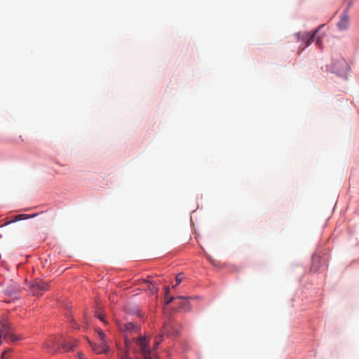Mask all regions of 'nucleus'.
<instances>
[{
	"instance_id": "f257e3e1",
	"label": "nucleus",
	"mask_w": 359,
	"mask_h": 359,
	"mask_svg": "<svg viewBox=\"0 0 359 359\" xmlns=\"http://www.w3.org/2000/svg\"><path fill=\"white\" fill-rule=\"evenodd\" d=\"M136 343L137 346L140 348V351L141 354L142 355L144 359H158V356L156 355V353L153 352L149 348V341L146 339L145 337L141 336L140 337L137 341Z\"/></svg>"
},
{
	"instance_id": "f03ea898",
	"label": "nucleus",
	"mask_w": 359,
	"mask_h": 359,
	"mask_svg": "<svg viewBox=\"0 0 359 359\" xmlns=\"http://www.w3.org/2000/svg\"><path fill=\"white\" fill-rule=\"evenodd\" d=\"M348 69L349 66L343 57H338L332 59V69L330 70L332 73L344 76Z\"/></svg>"
},
{
	"instance_id": "7ed1b4c3",
	"label": "nucleus",
	"mask_w": 359,
	"mask_h": 359,
	"mask_svg": "<svg viewBox=\"0 0 359 359\" xmlns=\"http://www.w3.org/2000/svg\"><path fill=\"white\" fill-rule=\"evenodd\" d=\"M162 334L156 339L154 343V348H158V345L163 341V337L164 334H172L177 335L178 334V331L173 328V325L171 321H168L165 323L163 327L161 330Z\"/></svg>"
},
{
	"instance_id": "20e7f679",
	"label": "nucleus",
	"mask_w": 359,
	"mask_h": 359,
	"mask_svg": "<svg viewBox=\"0 0 359 359\" xmlns=\"http://www.w3.org/2000/svg\"><path fill=\"white\" fill-rule=\"evenodd\" d=\"M48 289V285L40 279H36L30 285L31 292L36 296L42 295Z\"/></svg>"
},
{
	"instance_id": "39448f33",
	"label": "nucleus",
	"mask_w": 359,
	"mask_h": 359,
	"mask_svg": "<svg viewBox=\"0 0 359 359\" xmlns=\"http://www.w3.org/2000/svg\"><path fill=\"white\" fill-rule=\"evenodd\" d=\"M59 344L60 339L52 337L43 344V347L48 353L53 354L60 351Z\"/></svg>"
},
{
	"instance_id": "423d86ee",
	"label": "nucleus",
	"mask_w": 359,
	"mask_h": 359,
	"mask_svg": "<svg viewBox=\"0 0 359 359\" xmlns=\"http://www.w3.org/2000/svg\"><path fill=\"white\" fill-rule=\"evenodd\" d=\"M318 30H315L313 32H305V33H299L296 34L298 40L302 41L304 43L305 46L302 49L303 50L305 47L309 46L313 41L314 37L317 33Z\"/></svg>"
},
{
	"instance_id": "0eeeda50",
	"label": "nucleus",
	"mask_w": 359,
	"mask_h": 359,
	"mask_svg": "<svg viewBox=\"0 0 359 359\" xmlns=\"http://www.w3.org/2000/svg\"><path fill=\"white\" fill-rule=\"evenodd\" d=\"M349 23L350 19L348 15L346 13H344L337 23V27L341 31L346 30L349 27Z\"/></svg>"
},
{
	"instance_id": "6e6552de",
	"label": "nucleus",
	"mask_w": 359,
	"mask_h": 359,
	"mask_svg": "<svg viewBox=\"0 0 359 359\" xmlns=\"http://www.w3.org/2000/svg\"><path fill=\"white\" fill-rule=\"evenodd\" d=\"M11 330V324L7 320H0V337H6Z\"/></svg>"
},
{
	"instance_id": "1a4fd4ad",
	"label": "nucleus",
	"mask_w": 359,
	"mask_h": 359,
	"mask_svg": "<svg viewBox=\"0 0 359 359\" xmlns=\"http://www.w3.org/2000/svg\"><path fill=\"white\" fill-rule=\"evenodd\" d=\"M90 346L93 351L97 354L105 353L108 351L107 342H100V345L90 343Z\"/></svg>"
},
{
	"instance_id": "9d476101",
	"label": "nucleus",
	"mask_w": 359,
	"mask_h": 359,
	"mask_svg": "<svg viewBox=\"0 0 359 359\" xmlns=\"http://www.w3.org/2000/svg\"><path fill=\"white\" fill-rule=\"evenodd\" d=\"M37 215V214H34V215H25V214H20V215H18L16 216H15L14 219L9 221V222H7L6 223H4L1 226H7L13 222H18V221H20V220H22V219H29V218H32V217H34Z\"/></svg>"
},
{
	"instance_id": "9b49d317",
	"label": "nucleus",
	"mask_w": 359,
	"mask_h": 359,
	"mask_svg": "<svg viewBox=\"0 0 359 359\" xmlns=\"http://www.w3.org/2000/svg\"><path fill=\"white\" fill-rule=\"evenodd\" d=\"M177 299L180 300L179 305L182 309L184 311H189L190 309L189 302L185 297L179 296Z\"/></svg>"
},
{
	"instance_id": "f8f14e48",
	"label": "nucleus",
	"mask_w": 359,
	"mask_h": 359,
	"mask_svg": "<svg viewBox=\"0 0 359 359\" xmlns=\"http://www.w3.org/2000/svg\"><path fill=\"white\" fill-rule=\"evenodd\" d=\"M74 342L60 341L59 346H61V348L64 350V351H67L72 349L74 346Z\"/></svg>"
},
{
	"instance_id": "ddd939ff",
	"label": "nucleus",
	"mask_w": 359,
	"mask_h": 359,
	"mask_svg": "<svg viewBox=\"0 0 359 359\" xmlns=\"http://www.w3.org/2000/svg\"><path fill=\"white\" fill-rule=\"evenodd\" d=\"M144 282L148 284V289L151 291V294H154L158 291V287L153 282L149 280H144Z\"/></svg>"
},
{
	"instance_id": "4468645a",
	"label": "nucleus",
	"mask_w": 359,
	"mask_h": 359,
	"mask_svg": "<svg viewBox=\"0 0 359 359\" xmlns=\"http://www.w3.org/2000/svg\"><path fill=\"white\" fill-rule=\"evenodd\" d=\"M138 330V327L133 323H127V330L128 332H132Z\"/></svg>"
},
{
	"instance_id": "2eb2a0df",
	"label": "nucleus",
	"mask_w": 359,
	"mask_h": 359,
	"mask_svg": "<svg viewBox=\"0 0 359 359\" xmlns=\"http://www.w3.org/2000/svg\"><path fill=\"white\" fill-rule=\"evenodd\" d=\"M6 337H8L12 342H15L21 339L20 337L13 334L11 332V330H10V332H8V334H7Z\"/></svg>"
},
{
	"instance_id": "dca6fc26",
	"label": "nucleus",
	"mask_w": 359,
	"mask_h": 359,
	"mask_svg": "<svg viewBox=\"0 0 359 359\" xmlns=\"http://www.w3.org/2000/svg\"><path fill=\"white\" fill-rule=\"evenodd\" d=\"M97 332L100 342H107L105 334L101 330H97Z\"/></svg>"
},
{
	"instance_id": "f3484780",
	"label": "nucleus",
	"mask_w": 359,
	"mask_h": 359,
	"mask_svg": "<svg viewBox=\"0 0 359 359\" xmlns=\"http://www.w3.org/2000/svg\"><path fill=\"white\" fill-rule=\"evenodd\" d=\"M117 326L119 330L121 332H125L127 330V323L118 322L117 323Z\"/></svg>"
},
{
	"instance_id": "a211bd4d",
	"label": "nucleus",
	"mask_w": 359,
	"mask_h": 359,
	"mask_svg": "<svg viewBox=\"0 0 359 359\" xmlns=\"http://www.w3.org/2000/svg\"><path fill=\"white\" fill-rule=\"evenodd\" d=\"M184 275L182 273H179L176 276V284L173 286V287H175L177 285H178L183 280Z\"/></svg>"
},
{
	"instance_id": "6ab92c4d",
	"label": "nucleus",
	"mask_w": 359,
	"mask_h": 359,
	"mask_svg": "<svg viewBox=\"0 0 359 359\" xmlns=\"http://www.w3.org/2000/svg\"><path fill=\"white\" fill-rule=\"evenodd\" d=\"M12 351V349L11 348H8L6 350H5L2 355H1V358L2 359H8L9 358V353Z\"/></svg>"
},
{
	"instance_id": "aec40b11",
	"label": "nucleus",
	"mask_w": 359,
	"mask_h": 359,
	"mask_svg": "<svg viewBox=\"0 0 359 359\" xmlns=\"http://www.w3.org/2000/svg\"><path fill=\"white\" fill-rule=\"evenodd\" d=\"M95 316L97 318H98L100 320H102V322H104V323H106V321L104 320V316L103 315H102L101 313H100L99 312H96L95 313Z\"/></svg>"
},
{
	"instance_id": "412c9836",
	"label": "nucleus",
	"mask_w": 359,
	"mask_h": 359,
	"mask_svg": "<svg viewBox=\"0 0 359 359\" xmlns=\"http://www.w3.org/2000/svg\"><path fill=\"white\" fill-rule=\"evenodd\" d=\"M174 299L175 297H171L168 298V295H165V304H169Z\"/></svg>"
},
{
	"instance_id": "4be33fe9",
	"label": "nucleus",
	"mask_w": 359,
	"mask_h": 359,
	"mask_svg": "<svg viewBox=\"0 0 359 359\" xmlns=\"http://www.w3.org/2000/svg\"><path fill=\"white\" fill-rule=\"evenodd\" d=\"M165 295H168V294L170 292V287H169V286H166L165 287Z\"/></svg>"
},
{
	"instance_id": "5701e85b",
	"label": "nucleus",
	"mask_w": 359,
	"mask_h": 359,
	"mask_svg": "<svg viewBox=\"0 0 359 359\" xmlns=\"http://www.w3.org/2000/svg\"><path fill=\"white\" fill-rule=\"evenodd\" d=\"M79 359H83V358H82V354H81V353H80V354H79Z\"/></svg>"
},
{
	"instance_id": "b1692460",
	"label": "nucleus",
	"mask_w": 359,
	"mask_h": 359,
	"mask_svg": "<svg viewBox=\"0 0 359 359\" xmlns=\"http://www.w3.org/2000/svg\"><path fill=\"white\" fill-rule=\"evenodd\" d=\"M320 39H317L316 43H317L318 44H319V43H320Z\"/></svg>"
},
{
	"instance_id": "393cba45",
	"label": "nucleus",
	"mask_w": 359,
	"mask_h": 359,
	"mask_svg": "<svg viewBox=\"0 0 359 359\" xmlns=\"http://www.w3.org/2000/svg\"><path fill=\"white\" fill-rule=\"evenodd\" d=\"M1 338H2V337H0V346L2 344V340H1Z\"/></svg>"
},
{
	"instance_id": "a878e982",
	"label": "nucleus",
	"mask_w": 359,
	"mask_h": 359,
	"mask_svg": "<svg viewBox=\"0 0 359 359\" xmlns=\"http://www.w3.org/2000/svg\"><path fill=\"white\" fill-rule=\"evenodd\" d=\"M123 359H126V356H125V357H124V358H123Z\"/></svg>"
}]
</instances>
